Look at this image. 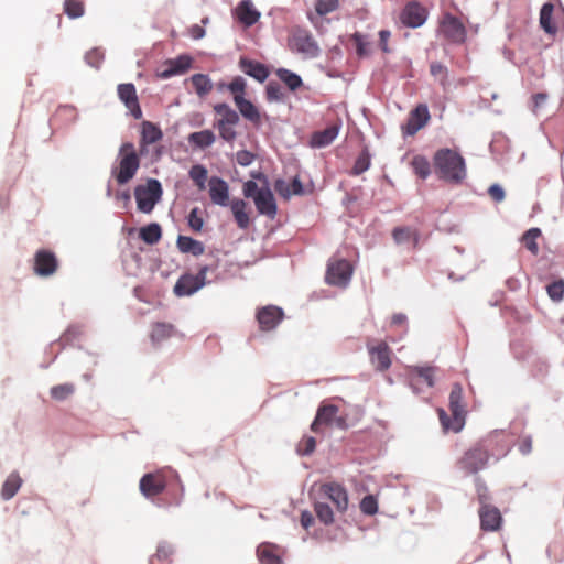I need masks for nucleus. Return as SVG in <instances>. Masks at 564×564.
Instances as JSON below:
<instances>
[{
    "instance_id": "1",
    "label": "nucleus",
    "mask_w": 564,
    "mask_h": 564,
    "mask_svg": "<svg viewBox=\"0 0 564 564\" xmlns=\"http://www.w3.org/2000/svg\"><path fill=\"white\" fill-rule=\"evenodd\" d=\"M508 452L506 435L495 431L466 449L456 460V467L465 476H474L487 468L490 459L499 460Z\"/></svg>"
},
{
    "instance_id": "2",
    "label": "nucleus",
    "mask_w": 564,
    "mask_h": 564,
    "mask_svg": "<svg viewBox=\"0 0 564 564\" xmlns=\"http://www.w3.org/2000/svg\"><path fill=\"white\" fill-rule=\"evenodd\" d=\"M433 162L438 178L452 184H459L465 180L466 164L458 152L448 148L440 149L435 152Z\"/></svg>"
},
{
    "instance_id": "3",
    "label": "nucleus",
    "mask_w": 564,
    "mask_h": 564,
    "mask_svg": "<svg viewBox=\"0 0 564 564\" xmlns=\"http://www.w3.org/2000/svg\"><path fill=\"white\" fill-rule=\"evenodd\" d=\"M449 410L452 416L449 417L443 409H438V417L442 427L445 432L452 431L458 433L463 430L466 419V409L463 403V388L459 383L452 387L449 393Z\"/></svg>"
},
{
    "instance_id": "4",
    "label": "nucleus",
    "mask_w": 564,
    "mask_h": 564,
    "mask_svg": "<svg viewBox=\"0 0 564 564\" xmlns=\"http://www.w3.org/2000/svg\"><path fill=\"white\" fill-rule=\"evenodd\" d=\"M140 167V158L135 151L134 144L126 142L119 150V166L113 172L118 184L123 185L131 181Z\"/></svg>"
},
{
    "instance_id": "5",
    "label": "nucleus",
    "mask_w": 564,
    "mask_h": 564,
    "mask_svg": "<svg viewBox=\"0 0 564 564\" xmlns=\"http://www.w3.org/2000/svg\"><path fill=\"white\" fill-rule=\"evenodd\" d=\"M243 195L247 198H252L257 210L261 215H265L273 219L276 215V204L273 193L268 186L259 187L253 181H248L242 187Z\"/></svg>"
},
{
    "instance_id": "6",
    "label": "nucleus",
    "mask_w": 564,
    "mask_h": 564,
    "mask_svg": "<svg viewBox=\"0 0 564 564\" xmlns=\"http://www.w3.org/2000/svg\"><path fill=\"white\" fill-rule=\"evenodd\" d=\"M213 109L217 116L214 128L218 130L219 137L226 142H234L237 138L235 128L240 120L239 113L225 102L214 105Z\"/></svg>"
},
{
    "instance_id": "7",
    "label": "nucleus",
    "mask_w": 564,
    "mask_h": 564,
    "mask_svg": "<svg viewBox=\"0 0 564 564\" xmlns=\"http://www.w3.org/2000/svg\"><path fill=\"white\" fill-rule=\"evenodd\" d=\"M289 46L291 51L301 54L305 58H315L321 52L312 33L301 28H295L291 31Z\"/></svg>"
},
{
    "instance_id": "8",
    "label": "nucleus",
    "mask_w": 564,
    "mask_h": 564,
    "mask_svg": "<svg viewBox=\"0 0 564 564\" xmlns=\"http://www.w3.org/2000/svg\"><path fill=\"white\" fill-rule=\"evenodd\" d=\"M138 209L142 213H150L161 199L162 187L158 180L150 178L145 185H139L134 189Z\"/></svg>"
},
{
    "instance_id": "9",
    "label": "nucleus",
    "mask_w": 564,
    "mask_h": 564,
    "mask_svg": "<svg viewBox=\"0 0 564 564\" xmlns=\"http://www.w3.org/2000/svg\"><path fill=\"white\" fill-rule=\"evenodd\" d=\"M440 34L451 43L463 44L467 37L464 23L451 13H444L438 22Z\"/></svg>"
},
{
    "instance_id": "10",
    "label": "nucleus",
    "mask_w": 564,
    "mask_h": 564,
    "mask_svg": "<svg viewBox=\"0 0 564 564\" xmlns=\"http://www.w3.org/2000/svg\"><path fill=\"white\" fill-rule=\"evenodd\" d=\"M317 495L319 499L332 501L338 512L343 513L348 508V492L339 482L329 481L318 485Z\"/></svg>"
},
{
    "instance_id": "11",
    "label": "nucleus",
    "mask_w": 564,
    "mask_h": 564,
    "mask_svg": "<svg viewBox=\"0 0 564 564\" xmlns=\"http://www.w3.org/2000/svg\"><path fill=\"white\" fill-rule=\"evenodd\" d=\"M208 270L209 268L204 265L195 275L183 274L174 286V293L177 296H189L194 294L205 285Z\"/></svg>"
},
{
    "instance_id": "12",
    "label": "nucleus",
    "mask_w": 564,
    "mask_h": 564,
    "mask_svg": "<svg viewBox=\"0 0 564 564\" xmlns=\"http://www.w3.org/2000/svg\"><path fill=\"white\" fill-rule=\"evenodd\" d=\"M352 267L345 259H334L328 262L325 280L330 285L346 286L351 278Z\"/></svg>"
},
{
    "instance_id": "13",
    "label": "nucleus",
    "mask_w": 564,
    "mask_h": 564,
    "mask_svg": "<svg viewBox=\"0 0 564 564\" xmlns=\"http://www.w3.org/2000/svg\"><path fill=\"white\" fill-rule=\"evenodd\" d=\"M427 15L425 7L417 1H410L401 10L399 20L404 26L416 29L425 23Z\"/></svg>"
},
{
    "instance_id": "14",
    "label": "nucleus",
    "mask_w": 564,
    "mask_h": 564,
    "mask_svg": "<svg viewBox=\"0 0 564 564\" xmlns=\"http://www.w3.org/2000/svg\"><path fill=\"white\" fill-rule=\"evenodd\" d=\"M431 119L429 108L425 104L417 105L410 111L408 120L401 126L403 135L413 137L424 128Z\"/></svg>"
},
{
    "instance_id": "15",
    "label": "nucleus",
    "mask_w": 564,
    "mask_h": 564,
    "mask_svg": "<svg viewBox=\"0 0 564 564\" xmlns=\"http://www.w3.org/2000/svg\"><path fill=\"white\" fill-rule=\"evenodd\" d=\"M338 406L334 404H323L318 408L316 416L311 425V430L313 432L319 431V425H332L333 423L336 424V426L344 429L346 427V420L344 417L337 416L338 414Z\"/></svg>"
},
{
    "instance_id": "16",
    "label": "nucleus",
    "mask_w": 564,
    "mask_h": 564,
    "mask_svg": "<svg viewBox=\"0 0 564 564\" xmlns=\"http://www.w3.org/2000/svg\"><path fill=\"white\" fill-rule=\"evenodd\" d=\"M166 476L163 470L145 474L140 479V491L147 498L155 497L166 487Z\"/></svg>"
},
{
    "instance_id": "17",
    "label": "nucleus",
    "mask_w": 564,
    "mask_h": 564,
    "mask_svg": "<svg viewBox=\"0 0 564 564\" xmlns=\"http://www.w3.org/2000/svg\"><path fill=\"white\" fill-rule=\"evenodd\" d=\"M58 268V260L54 252L41 249L34 256L33 270L39 276H51Z\"/></svg>"
},
{
    "instance_id": "18",
    "label": "nucleus",
    "mask_w": 564,
    "mask_h": 564,
    "mask_svg": "<svg viewBox=\"0 0 564 564\" xmlns=\"http://www.w3.org/2000/svg\"><path fill=\"white\" fill-rule=\"evenodd\" d=\"M370 361L378 371H386L391 366V349L387 341L380 340L376 345L367 344Z\"/></svg>"
},
{
    "instance_id": "19",
    "label": "nucleus",
    "mask_w": 564,
    "mask_h": 564,
    "mask_svg": "<svg viewBox=\"0 0 564 564\" xmlns=\"http://www.w3.org/2000/svg\"><path fill=\"white\" fill-rule=\"evenodd\" d=\"M119 99L124 104L134 119L142 118V109L139 104L135 86L131 83L120 84L117 87Z\"/></svg>"
},
{
    "instance_id": "20",
    "label": "nucleus",
    "mask_w": 564,
    "mask_h": 564,
    "mask_svg": "<svg viewBox=\"0 0 564 564\" xmlns=\"http://www.w3.org/2000/svg\"><path fill=\"white\" fill-rule=\"evenodd\" d=\"M256 317L260 329L262 332H270L281 323L284 313L278 306L267 305L258 310Z\"/></svg>"
},
{
    "instance_id": "21",
    "label": "nucleus",
    "mask_w": 564,
    "mask_h": 564,
    "mask_svg": "<svg viewBox=\"0 0 564 564\" xmlns=\"http://www.w3.org/2000/svg\"><path fill=\"white\" fill-rule=\"evenodd\" d=\"M480 528L484 531H497L502 523V516L498 508L489 505L479 508Z\"/></svg>"
},
{
    "instance_id": "22",
    "label": "nucleus",
    "mask_w": 564,
    "mask_h": 564,
    "mask_svg": "<svg viewBox=\"0 0 564 564\" xmlns=\"http://www.w3.org/2000/svg\"><path fill=\"white\" fill-rule=\"evenodd\" d=\"M163 138L161 128L151 122L143 121L141 124L140 154L147 153V147L160 141Z\"/></svg>"
},
{
    "instance_id": "23",
    "label": "nucleus",
    "mask_w": 564,
    "mask_h": 564,
    "mask_svg": "<svg viewBox=\"0 0 564 564\" xmlns=\"http://www.w3.org/2000/svg\"><path fill=\"white\" fill-rule=\"evenodd\" d=\"M235 17L241 24L249 28L258 22L260 12L253 7L251 0H242L235 9Z\"/></svg>"
},
{
    "instance_id": "24",
    "label": "nucleus",
    "mask_w": 564,
    "mask_h": 564,
    "mask_svg": "<svg viewBox=\"0 0 564 564\" xmlns=\"http://www.w3.org/2000/svg\"><path fill=\"white\" fill-rule=\"evenodd\" d=\"M239 67L246 75L260 83H263L269 76V69L265 65L248 57H240Z\"/></svg>"
},
{
    "instance_id": "25",
    "label": "nucleus",
    "mask_w": 564,
    "mask_h": 564,
    "mask_svg": "<svg viewBox=\"0 0 564 564\" xmlns=\"http://www.w3.org/2000/svg\"><path fill=\"white\" fill-rule=\"evenodd\" d=\"M235 105L239 113L254 126L262 123V116L259 108L245 97H236Z\"/></svg>"
},
{
    "instance_id": "26",
    "label": "nucleus",
    "mask_w": 564,
    "mask_h": 564,
    "mask_svg": "<svg viewBox=\"0 0 564 564\" xmlns=\"http://www.w3.org/2000/svg\"><path fill=\"white\" fill-rule=\"evenodd\" d=\"M209 196L214 204L226 206L229 200L228 184L219 177H212L209 180Z\"/></svg>"
},
{
    "instance_id": "27",
    "label": "nucleus",
    "mask_w": 564,
    "mask_h": 564,
    "mask_svg": "<svg viewBox=\"0 0 564 564\" xmlns=\"http://www.w3.org/2000/svg\"><path fill=\"white\" fill-rule=\"evenodd\" d=\"M192 62L193 59L188 55H181L174 59H170L166 63V68L162 72V77L169 78L186 73L191 68Z\"/></svg>"
},
{
    "instance_id": "28",
    "label": "nucleus",
    "mask_w": 564,
    "mask_h": 564,
    "mask_svg": "<svg viewBox=\"0 0 564 564\" xmlns=\"http://www.w3.org/2000/svg\"><path fill=\"white\" fill-rule=\"evenodd\" d=\"M257 556L262 564H282L280 549L272 543H261L257 549Z\"/></svg>"
},
{
    "instance_id": "29",
    "label": "nucleus",
    "mask_w": 564,
    "mask_h": 564,
    "mask_svg": "<svg viewBox=\"0 0 564 564\" xmlns=\"http://www.w3.org/2000/svg\"><path fill=\"white\" fill-rule=\"evenodd\" d=\"M176 245L182 253H191L195 257H198L205 252L203 242L188 236L180 235L177 237Z\"/></svg>"
},
{
    "instance_id": "30",
    "label": "nucleus",
    "mask_w": 564,
    "mask_h": 564,
    "mask_svg": "<svg viewBox=\"0 0 564 564\" xmlns=\"http://www.w3.org/2000/svg\"><path fill=\"white\" fill-rule=\"evenodd\" d=\"M275 191L284 198H290L292 195H302L304 193L302 182L296 176L291 183L283 180H278L274 184Z\"/></svg>"
},
{
    "instance_id": "31",
    "label": "nucleus",
    "mask_w": 564,
    "mask_h": 564,
    "mask_svg": "<svg viewBox=\"0 0 564 564\" xmlns=\"http://www.w3.org/2000/svg\"><path fill=\"white\" fill-rule=\"evenodd\" d=\"M339 128L336 124L329 126L322 131H317L312 135L311 143L313 147L323 148L330 144L338 135Z\"/></svg>"
},
{
    "instance_id": "32",
    "label": "nucleus",
    "mask_w": 564,
    "mask_h": 564,
    "mask_svg": "<svg viewBox=\"0 0 564 564\" xmlns=\"http://www.w3.org/2000/svg\"><path fill=\"white\" fill-rule=\"evenodd\" d=\"M409 373L411 376V384H414L415 379L422 380L426 383L429 388H432L434 386V375H435V368L434 367H420V366H412L409 368Z\"/></svg>"
},
{
    "instance_id": "33",
    "label": "nucleus",
    "mask_w": 564,
    "mask_h": 564,
    "mask_svg": "<svg viewBox=\"0 0 564 564\" xmlns=\"http://www.w3.org/2000/svg\"><path fill=\"white\" fill-rule=\"evenodd\" d=\"M230 208L237 226L240 229H247L250 225V218L246 212L247 203L242 199H234L231 200Z\"/></svg>"
},
{
    "instance_id": "34",
    "label": "nucleus",
    "mask_w": 564,
    "mask_h": 564,
    "mask_svg": "<svg viewBox=\"0 0 564 564\" xmlns=\"http://www.w3.org/2000/svg\"><path fill=\"white\" fill-rule=\"evenodd\" d=\"M22 479L18 473H11L4 480L1 488V497L3 500L13 498L21 488Z\"/></svg>"
},
{
    "instance_id": "35",
    "label": "nucleus",
    "mask_w": 564,
    "mask_h": 564,
    "mask_svg": "<svg viewBox=\"0 0 564 564\" xmlns=\"http://www.w3.org/2000/svg\"><path fill=\"white\" fill-rule=\"evenodd\" d=\"M553 11H554V6L550 2L544 3L540 11L541 28L547 34H551V35H554L557 32V28L552 21Z\"/></svg>"
},
{
    "instance_id": "36",
    "label": "nucleus",
    "mask_w": 564,
    "mask_h": 564,
    "mask_svg": "<svg viewBox=\"0 0 564 564\" xmlns=\"http://www.w3.org/2000/svg\"><path fill=\"white\" fill-rule=\"evenodd\" d=\"M174 549L171 544L163 542L158 545L155 554H153L149 564H171Z\"/></svg>"
},
{
    "instance_id": "37",
    "label": "nucleus",
    "mask_w": 564,
    "mask_h": 564,
    "mask_svg": "<svg viewBox=\"0 0 564 564\" xmlns=\"http://www.w3.org/2000/svg\"><path fill=\"white\" fill-rule=\"evenodd\" d=\"M189 80L195 93L199 97H205L213 89V83L210 78L205 74H194Z\"/></svg>"
},
{
    "instance_id": "38",
    "label": "nucleus",
    "mask_w": 564,
    "mask_h": 564,
    "mask_svg": "<svg viewBox=\"0 0 564 564\" xmlns=\"http://www.w3.org/2000/svg\"><path fill=\"white\" fill-rule=\"evenodd\" d=\"M140 238L148 245H155L162 237L161 226L156 223L142 227L139 231Z\"/></svg>"
},
{
    "instance_id": "39",
    "label": "nucleus",
    "mask_w": 564,
    "mask_h": 564,
    "mask_svg": "<svg viewBox=\"0 0 564 564\" xmlns=\"http://www.w3.org/2000/svg\"><path fill=\"white\" fill-rule=\"evenodd\" d=\"M215 134L210 130H202L198 132H193L188 135L189 143L200 149L210 147L215 142Z\"/></svg>"
},
{
    "instance_id": "40",
    "label": "nucleus",
    "mask_w": 564,
    "mask_h": 564,
    "mask_svg": "<svg viewBox=\"0 0 564 564\" xmlns=\"http://www.w3.org/2000/svg\"><path fill=\"white\" fill-rule=\"evenodd\" d=\"M174 334V327L166 323H155L151 330V340L153 344H159Z\"/></svg>"
},
{
    "instance_id": "41",
    "label": "nucleus",
    "mask_w": 564,
    "mask_h": 564,
    "mask_svg": "<svg viewBox=\"0 0 564 564\" xmlns=\"http://www.w3.org/2000/svg\"><path fill=\"white\" fill-rule=\"evenodd\" d=\"M413 172L420 178L425 180L431 174V165L429 160L421 154H416L412 158L410 163Z\"/></svg>"
},
{
    "instance_id": "42",
    "label": "nucleus",
    "mask_w": 564,
    "mask_h": 564,
    "mask_svg": "<svg viewBox=\"0 0 564 564\" xmlns=\"http://www.w3.org/2000/svg\"><path fill=\"white\" fill-rule=\"evenodd\" d=\"M542 232L540 228H530L527 230L521 241L523 246L533 254L536 256L539 253V245L538 239L541 237Z\"/></svg>"
},
{
    "instance_id": "43",
    "label": "nucleus",
    "mask_w": 564,
    "mask_h": 564,
    "mask_svg": "<svg viewBox=\"0 0 564 564\" xmlns=\"http://www.w3.org/2000/svg\"><path fill=\"white\" fill-rule=\"evenodd\" d=\"M76 391L74 383L66 382L53 386L50 390L51 398L55 401H64L72 397Z\"/></svg>"
},
{
    "instance_id": "44",
    "label": "nucleus",
    "mask_w": 564,
    "mask_h": 564,
    "mask_svg": "<svg viewBox=\"0 0 564 564\" xmlns=\"http://www.w3.org/2000/svg\"><path fill=\"white\" fill-rule=\"evenodd\" d=\"M323 499L317 498L314 503V511L321 522L329 525L334 522V512L332 508Z\"/></svg>"
},
{
    "instance_id": "45",
    "label": "nucleus",
    "mask_w": 564,
    "mask_h": 564,
    "mask_svg": "<svg viewBox=\"0 0 564 564\" xmlns=\"http://www.w3.org/2000/svg\"><path fill=\"white\" fill-rule=\"evenodd\" d=\"M276 75L291 90H296L303 84L301 77L289 69L280 68Z\"/></svg>"
},
{
    "instance_id": "46",
    "label": "nucleus",
    "mask_w": 564,
    "mask_h": 564,
    "mask_svg": "<svg viewBox=\"0 0 564 564\" xmlns=\"http://www.w3.org/2000/svg\"><path fill=\"white\" fill-rule=\"evenodd\" d=\"M393 239L397 243H403L413 240L414 246L417 243V234L408 227H397L392 231Z\"/></svg>"
},
{
    "instance_id": "47",
    "label": "nucleus",
    "mask_w": 564,
    "mask_h": 564,
    "mask_svg": "<svg viewBox=\"0 0 564 564\" xmlns=\"http://www.w3.org/2000/svg\"><path fill=\"white\" fill-rule=\"evenodd\" d=\"M64 13L69 19H77L84 15L85 6L79 0H65L64 1Z\"/></svg>"
},
{
    "instance_id": "48",
    "label": "nucleus",
    "mask_w": 564,
    "mask_h": 564,
    "mask_svg": "<svg viewBox=\"0 0 564 564\" xmlns=\"http://www.w3.org/2000/svg\"><path fill=\"white\" fill-rule=\"evenodd\" d=\"M430 72L433 77L438 79L443 88L448 85V70L447 67L438 62H433L430 65Z\"/></svg>"
},
{
    "instance_id": "49",
    "label": "nucleus",
    "mask_w": 564,
    "mask_h": 564,
    "mask_svg": "<svg viewBox=\"0 0 564 564\" xmlns=\"http://www.w3.org/2000/svg\"><path fill=\"white\" fill-rule=\"evenodd\" d=\"M226 87L232 94L234 99L245 97L247 84L241 76L235 77Z\"/></svg>"
},
{
    "instance_id": "50",
    "label": "nucleus",
    "mask_w": 564,
    "mask_h": 564,
    "mask_svg": "<svg viewBox=\"0 0 564 564\" xmlns=\"http://www.w3.org/2000/svg\"><path fill=\"white\" fill-rule=\"evenodd\" d=\"M549 296L554 302H560L564 297V281L557 280L546 286Z\"/></svg>"
},
{
    "instance_id": "51",
    "label": "nucleus",
    "mask_w": 564,
    "mask_h": 564,
    "mask_svg": "<svg viewBox=\"0 0 564 564\" xmlns=\"http://www.w3.org/2000/svg\"><path fill=\"white\" fill-rule=\"evenodd\" d=\"M267 99L269 101H282L284 98V93L282 91V87L279 83L270 82L265 88Z\"/></svg>"
},
{
    "instance_id": "52",
    "label": "nucleus",
    "mask_w": 564,
    "mask_h": 564,
    "mask_svg": "<svg viewBox=\"0 0 564 564\" xmlns=\"http://www.w3.org/2000/svg\"><path fill=\"white\" fill-rule=\"evenodd\" d=\"M189 176L199 188H203L207 180V170L203 165H194L189 170Z\"/></svg>"
},
{
    "instance_id": "53",
    "label": "nucleus",
    "mask_w": 564,
    "mask_h": 564,
    "mask_svg": "<svg viewBox=\"0 0 564 564\" xmlns=\"http://www.w3.org/2000/svg\"><path fill=\"white\" fill-rule=\"evenodd\" d=\"M475 486L480 507L489 506L488 501L490 500V494L486 484L480 478L477 477L475 479Z\"/></svg>"
},
{
    "instance_id": "54",
    "label": "nucleus",
    "mask_w": 564,
    "mask_h": 564,
    "mask_svg": "<svg viewBox=\"0 0 564 564\" xmlns=\"http://www.w3.org/2000/svg\"><path fill=\"white\" fill-rule=\"evenodd\" d=\"M188 226L194 232H200L204 226V219L200 216V210L195 207L188 215Z\"/></svg>"
},
{
    "instance_id": "55",
    "label": "nucleus",
    "mask_w": 564,
    "mask_h": 564,
    "mask_svg": "<svg viewBox=\"0 0 564 564\" xmlns=\"http://www.w3.org/2000/svg\"><path fill=\"white\" fill-rule=\"evenodd\" d=\"M370 166V155L367 151H362L357 158L352 167V174L359 175L367 171Z\"/></svg>"
},
{
    "instance_id": "56",
    "label": "nucleus",
    "mask_w": 564,
    "mask_h": 564,
    "mask_svg": "<svg viewBox=\"0 0 564 564\" xmlns=\"http://www.w3.org/2000/svg\"><path fill=\"white\" fill-rule=\"evenodd\" d=\"M360 510L367 516H373L378 511L377 499L371 495L364 497L360 501Z\"/></svg>"
},
{
    "instance_id": "57",
    "label": "nucleus",
    "mask_w": 564,
    "mask_h": 564,
    "mask_svg": "<svg viewBox=\"0 0 564 564\" xmlns=\"http://www.w3.org/2000/svg\"><path fill=\"white\" fill-rule=\"evenodd\" d=\"M351 40L356 45V53L359 57L368 55V42L365 35L356 32L351 35Z\"/></svg>"
},
{
    "instance_id": "58",
    "label": "nucleus",
    "mask_w": 564,
    "mask_h": 564,
    "mask_svg": "<svg viewBox=\"0 0 564 564\" xmlns=\"http://www.w3.org/2000/svg\"><path fill=\"white\" fill-rule=\"evenodd\" d=\"M338 0H317L315 10L319 15H326L338 8Z\"/></svg>"
},
{
    "instance_id": "59",
    "label": "nucleus",
    "mask_w": 564,
    "mask_h": 564,
    "mask_svg": "<svg viewBox=\"0 0 564 564\" xmlns=\"http://www.w3.org/2000/svg\"><path fill=\"white\" fill-rule=\"evenodd\" d=\"M316 441L313 436H306L301 440L297 446V452L301 455H310L315 451Z\"/></svg>"
},
{
    "instance_id": "60",
    "label": "nucleus",
    "mask_w": 564,
    "mask_h": 564,
    "mask_svg": "<svg viewBox=\"0 0 564 564\" xmlns=\"http://www.w3.org/2000/svg\"><path fill=\"white\" fill-rule=\"evenodd\" d=\"M85 59L87 64L98 68L104 59V53L99 48H93L86 53Z\"/></svg>"
},
{
    "instance_id": "61",
    "label": "nucleus",
    "mask_w": 564,
    "mask_h": 564,
    "mask_svg": "<svg viewBox=\"0 0 564 564\" xmlns=\"http://www.w3.org/2000/svg\"><path fill=\"white\" fill-rule=\"evenodd\" d=\"M253 160L254 155L247 150H241L236 153V161L241 166L250 165L253 162Z\"/></svg>"
},
{
    "instance_id": "62",
    "label": "nucleus",
    "mask_w": 564,
    "mask_h": 564,
    "mask_svg": "<svg viewBox=\"0 0 564 564\" xmlns=\"http://www.w3.org/2000/svg\"><path fill=\"white\" fill-rule=\"evenodd\" d=\"M488 194L497 203L502 202L506 197L503 188L498 184L491 185L488 189Z\"/></svg>"
},
{
    "instance_id": "63",
    "label": "nucleus",
    "mask_w": 564,
    "mask_h": 564,
    "mask_svg": "<svg viewBox=\"0 0 564 564\" xmlns=\"http://www.w3.org/2000/svg\"><path fill=\"white\" fill-rule=\"evenodd\" d=\"M533 441L531 436H523L519 441L518 448L522 455H528L532 452Z\"/></svg>"
},
{
    "instance_id": "64",
    "label": "nucleus",
    "mask_w": 564,
    "mask_h": 564,
    "mask_svg": "<svg viewBox=\"0 0 564 564\" xmlns=\"http://www.w3.org/2000/svg\"><path fill=\"white\" fill-rule=\"evenodd\" d=\"M390 37H391V32L389 30H381L379 32V46L383 53L391 52V50L388 45Z\"/></svg>"
}]
</instances>
